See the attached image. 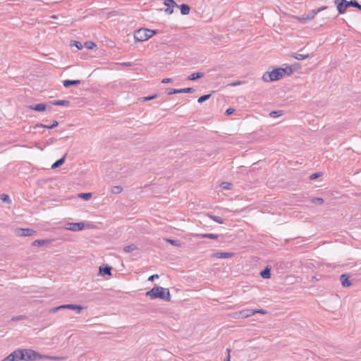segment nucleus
Instances as JSON below:
<instances>
[{"label":"nucleus","mask_w":361,"mask_h":361,"mask_svg":"<svg viewBox=\"0 0 361 361\" xmlns=\"http://www.w3.org/2000/svg\"><path fill=\"white\" fill-rule=\"evenodd\" d=\"M230 351H231V350L228 348V349H227L228 356L226 357V359L224 360V361H230V358H231V357H230V354H229V353H230Z\"/></svg>","instance_id":"8fccbe9b"},{"label":"nucleus","mask_w":361,"mask_h":361,"mask_svg":"<svg viewBox=\"0 0 361 361\" xmlns=\"http://www.w3.org/2000/svg\"><path fill=\"white\" fill-rule=\"evenodd\" d=\"M73 43L77 47V49L78 50H80V49H81L82 48V44L80 42L73 41Z\"/></svg>","instance_id":"37998d69"},{"label":"nucleus","mask_w":361,"mask_h":361,"mask_svg":"<svg viewBox=\"0 0 361 361\" xmlns=\"http://www.w3.org/2000/svg\"><path fill=\"white\" fill-rule=\"evenodd\" d=\"M322 173L321 172H317V173H314L313 174H312L310 176V180H315L316 178L320 177L322 176Z\"/></svg>","instance_id":"79ce46f5"},{"label":"nucleus","mask_w":361,"mask_h":361,"mask_svg":"<svg viewBox=\"0 0 361 361\" xmlns=\"http://www.w3.org/2000/svg\"><path fill=\"white\" fill-rule=\"evenodd\" d=\"M155 33L156 32L152 30L142 28L135 32L134 38L137 42H144L151 38Z\"/></svg>","instance_id":"39448f33"},{"label":"nucleus","mask_w":361,"mask_h":361,"mask_svg":"<svg viewBox=\"0 0 361 361\" xmlns=\"http://www.w3.org/2000/svg\"><path fill=\"white\" fill-rule=\"evenodd\" d=\"M349 6H353L355 8H357L359 10L361 11V5L359 4V3L356 0H351L348 1Z\"/></svg>","instance_id":"473e14b6"},{"label":"nucleus","mask_w":361,"mask_h":361,"mask_svg":"<svg viewBox=\"0 0 361 361\" xmlns=\"http://www.w3.org/2000/svg\"><path fill=\"white\" fill-rule=\"evenodd\" d=\"M212 94H204L203 96H201L200 97H199L197 102L199 103H202L205 101H207V99H209L211 97Z\"/></svg>","instance_id":"e433bc0d"},{"label":"nucleus","mask_w":361,"mask_h":361,"mask_svg":"<svg viewBox=\"0 0 361 361\" xmlns=\"http://www.w3.org/2000/svg\"><path fill=\"white\" fill-rule=\"evenodd\" d=\"M67 309L76 310L77 313H80V311L83 309V307L80 305L67 304Z\"/></svg>","instance_id":"4be33fe9"},{"label":"nucleus","mask_w":361,"mask_h":361,"mask_svg":"<svg viewBox=\"0 0 361 361\" xmlns=\"http://www.w3.org/2000/svg\"><path fill=\"white\" fill-rule=\"evenodd\" d=\"M233 255V252H216L212 254V257L219 259H226L231 258Z\"/></svg>","instance_id":"ddd939ff"},{"label":"nucleus","mask_w":361,"mask_h":361,"mask_svg":"<svg viewBox=\"0 0 361 361\" xmlns=\"http://www.w3.org/2000/svg\"><path fill=\"white\" fill-rule=\"evenodd\" d=\"M166 92L168 94H176V93H179V90H178V89H173V88H167L166 90Z\"/></svg>","instance_id":"58836bf2"},{"label":"nucleus","mask_w":361,"mask_h":361,"mask_svg":"<svg viewBox=\"0 0 361 361\" xmlns=\"http://www.w3.org/2000/svg\"><path fill=\"white\" fill-rule=\"evenodd\" d=\"M239 84H240V81H237V82H235L232 83L231 85L235 86V85H238Z\"/></svg>","instance_id":"603ef678"},{"label":"nucleus","mask_w":361,"mask_h":361,"mask_svg":"<svg viewBox=\"0 0 361 361\" xmlns=\"http://www.w3.org/2000/svg\"><path fill=\"white\" fill-rule=\"evenodd\" d=\"M311 202L316 204H322L324 203V199L322 197H313Z\"/></svg>","instance_id":"72a5a7b5"},{"label":"nucleus","mask_w":361,"mask_h":361,"mask_svg":"<svg viewBox=\"0 0 361 361\" xmlns=\"http://www.w3.org/2000/svg\"><path fill=\"white\" fill-rule=\"evenodd\" d=\"M14 233L18 236H32L36 233V231L32 228H17Z\"/></svg>","instance_id":"423d86ee"},{"label":"nucleus","mask_w":361,"mask_h":361,"mask_svg":"<svg viewBox=\"0 0 361 361\" xmlns=\"http://www.w3.org/2000/svg\"><path fill=\"white\" fill-rule=\"evenodd\" d=\"M78 197L84 199L85 200H88L92 197V193L91 192H82L78 194Z\"/></svg>","instance_id":"c756f323"},{"label":"nucleus","mask_w":361,"mask_h":361,"mask_svg":"<svg viewBox=\"0 0 361 361\" xmlns=\"http://www.w3.org/2000/svg\"><path fill=\"white\" fill-rule=\"evenodd\" d=\"M51 242L50 240H35L32 242V246H43L45 244L49 243Z\"/></svg>","instance_id":"412c9836"},{"label":"nucleus","mask_w":361,"mask_h":361,"mask_svg":"<svg viewBox=\"0 0 361 361\" xmlns=\"http://www.w3.org/2000/svg\"><path fill=\"white\" fill-rule=\"evenodd\" d=\"M27 319V317L25 316V315H19V316H16V317H13L11 320L12 321H20V320H24Z\"/></svg>","instance_id":"ea45409f"},{"label":"nucleus","mask_w":361,"mask_h":361,"mask_svg":"<svg viewBox=\"0 0 361 361\" xmlns=\"http://www.w3.org/2000/svg\"><path fill=\"white\" fill-rule=\"evenodd\" d=\"M29 110L36 111H50L49 106L45 104H37L34 105H30L28 106Z\"/></svg>","instance_id":"9d476101"},{"label":"nucleus","mask_w":361,"mask_h":361,"mask_svg":"<svg viewBox=\"0 0 361 361\" xmlns=\"http://www.w3.org/2000/svg\"><path fill=\"white\" fill-rule=\"evenodd\" d=\"M328 7L326 6H322L317 9L312 10L309 14H305L302 16H296L290 14H286L288 17L296 19L302 23H306L308 21L313 20L317 14L326 10Z\"/></svg>","instance_id":"20e7f679"},{"label":"nucleus","mask_w":361,"mask_h":361,"mask_svg":"<svg viewBox=\"0 0 361 361\" xmlns=\"http://www.w3.org/2000/svg\"><path fill=\"white\" fill-rule=\"evenodd\" d=\"M204 75V73H202V72L194 73L188 77V80H195L202 78Z\"/></svg>","instance_id":"aec40b11"},{"label":"nucleus","mask_w":361,"mask_h":361,"mask_svg":"<svg viewBox=\"0 0 361 361\" xmlns=\"http://www.w3.org/2000/svg\"><path fill=\"white\" fill-rule=\"evenodd\" d=\"M80 83H81V81L80 80H66L63 82V86L66 88L69 87L71 85H78Z\"/></svg>","instance_id":"f3484780"},{"label":"nucleus","mask_w":361,"mask_h":361,"mask_svg":"<svg viewBox=\"0 0 361 361\" xmlns=\"http://www.w3.org/2000/svg\"><path fill=\"white\" fill-rule=\"evenodd\" d=\"M292 56L299 61L305 59L309 57V54H293Z\"/></svg>","instance_id":"bb28decb"},{"label":"nucleus","mask_w":361,"mask_h":361,"mask_svg":"<svg viewBox=\"0 0 361 361\" xmlns=\"http://www.w3.org/2000/svg\"><path fill=\"white\" fill-rule=\"evenodd\" d=\"M281 114H269V116H272V117H279V116H281Z\"/></svg>","instance_id":"3c124183"},{"label":"nucleus","mask_w":361,"mask_h":361,"mask_svg":"<svg viewBox=\"0 0 361 361\" xmlns=\"http://www.w3.org/2000/svg\"><path fill=\"white\" fill-rule=\"evenodd\" d=\"M1 200H2L4 202L10 201V199H9L8 195H5V194L1 195Z\"/></svg>","instance_id":"c03bdc74"},{"label":"nucleus","mask_w":361,"mask_h":361,"mask_svg":"<svg viewBox=\"0 0 361 361\" xmlns=\"http://www.w3.org/2000/svg\"><path fill=\"white\" fill-rule=\"evenodd\" d=\"M180 13L182 15H188L190 13V8L188 5L183 4L180 6Z\"/></svg>","instance_id":"b1692460"},{"label":"nucleus","mask_w":361,"mask_h":361,"mask_svg":"<svg viewBox=\"0 0 361 361\" xmlns=\"http://www.w3.org/2000/svg\"><path fill=\"white\" fill-rule=\"evenodd\" d=\"M146 296L149 297L152 300L159 298L167 302L171 301V299L169 290L158 286L153 287L150 290L147 291Z\"/></svg>","instance_id":"f03ea898"},{"label":"nucleus","mask_w":361,"mask_h":361,"mask_svg":"<svg viewBox=\"0 0 361 361\" xmlns=\"http://www.w3.org/2000/svg\"><path fill=\"white\" fill-rule=\"evenodd\" d=\"M173 81V80L171 78H164L162 80L161 82L162 83H169V82H171Z\"/></svg>","instance_id":"49530a36"},{"label":"nucleus","mask_w":361,"mask_h":361,"mask_svg":"<svg viewBox=\"0 0 361 361\" xmlns=\"http://www.w3.org/2000/svg\"><path fill=\"white\" fill-rule=\"evenodd\" d=\"M256 313L255 310L252 309H245L243 310L238 312H236L235 314L238 316V318H247L250 316L254 315Z\"/></svg>","instance_id":"9b49d317"},{"label":"nucleus","mask_w":361,"mask_h":361,"mask_svg":"<svg viewBox=\"0 0 361 361\" xmlns=\"http://www.w3.org/2000/svg\"><path fill=\"white\" fill-rule=\"evenodd\" d=\"M137 249V247L134 244H131L130 245L125 246L123 247V251L126 252H130Z\"/></svg>","instance_id":"c85d7f7f"},{"label":"nucleus","mask_w":361,"mask_h":361,"mask_svg":"<svg viewBox=\"0 0 361 361\" xmlns=\"http://www.w3.org/2000/svg\"><path fill=\"white\" fill-rule=\"evenodd\" d=\"M159 275L158 274H154V275H152L149 277L148 280L150 281H153L155 279H159Z\"/></svg>","instance_id":"a18cd8bd"},{"label":"nucleus","mask_w":361,"mask_h":361,"mask_svg":"<svg viewBox=\"0 0 361 361\" xmlns=\"http://www.w3.org/2000/svg\"><path fill=\"white\" fill-rule=\"evenodd\" d=\"M50 104L54 105L68 106L70 104V102L68 100H54L50 102Z\"/></svg>","instance_id":"393cba45"},{"label":"nucleus","mask_w":361,"mask_h":361,"mask_svg":"<svg viewBox=\"0 0 361 361\" xmlns=\"http://www.w3.org/2000/svg\"><path fill=\"white\" fill-rule=\"evenodd\" d=\"M235 111L233 108H228L226 110L225 113H234Z\"/></svg>","instance_id":"09e8293b"},{"label":"nucleus","mask_w":361,"mask_h":361,"mask_svg":"<svg viewBox=\"0 0 361 361\" xmlns=\"http://www.w3.org/2000/svg\"><path fill=\"white\" fill-rule=\"evenodd\" d=\"M270 113H273V114H275V113H282V111H272Z\"/></svg>","instance_id":"5fc2aeb1"},{"label":"nucleus","mask_w":361,"mask_h":361,"mask_svg":"<svg viewBox=\"0 0 361 361\" xmlns=\"http://www.w3.org/2000/svg\"><path fill=\"white\" fill-rule=\"evenodd\" d=\"M210 218L214 221L215 222L218 223V224H224V220L220 216H210Z\"/></svg>","instance_id":"c9c22d12"},{"label":"nucleus","mask_w":361,"mask_h":361,"mask_svg":"<svg viewBox=\"0 0 361 361\" xmlns=\"http://www.w3.org/2000/svg\"><path fill=\"white\" fill-rule=\"evenodd\" d=\"M122 65L126 66H130L131 64H130V63L127 62V63H122Z\"/></svg>","instance_id":"864d4df0"},{"label":"nucleus","mask_w":361,"mask_h":361,"mask_svg":"<svg viewBox=\"0 0 361 361\" xmlns=\"http://www.w3.org/2000/svg\"><path fill=\"white\" fill-rule=\"evenodd\" d=\"M58 125H59V123L57 121H54L51 125L37 124L35 126V128H41L51 129L54 127H56Z\"/></svg>","instance_id":"6ab92c4d"},{"label":"nucleus","mask_w":361,"mask_h":361,"mask_svg":"<svg viewBox=\"0 0 361 361\" xmlns=\"http://www.w3.org/2000/svg\"><path fill=\"white\" fill-rule=\"evenodd\" d=\"M99 274L103 276H111V267L109 266L99 267Z\"/></svg>","instance_id":"dca6fc26"},{"label":"nucleus","mask_w":361,"mask_h":361,"mask_svg":"<svg viewBox=\"0 0 361 361\" xmlns=\"http://www.w3.org/2000/svg\"><path fill=\"white\" fill-rule=\"evenodd\" d=\"M255 310L256 311V313H260V314H264L267 312V311L263 310V309Z\"/></svg>","instance_id":"de8ad7c7"},{"label":"nucleus","mask_w":361,"mask_h":361,"mask_svg":"<svg viewBox=\"0 0 361 361\" xmlns=\"http://www.w3.org/2000/svg\"><path fill=\"white\" fill-rule=\"evenodd\" d=\"M123 191V188L119 185L113 186L111 189V192L113 194H119Z\"/></svg>","instance_id":"cd10ccee"},{"label":"nucleus","mask_w":361,"mask_h":361,"mask_svg":"<svg viewBox=\"0 0 361 361\" xmlns=\"http://www.w3.org/2000/svg\"><path fill=\"white\" fill-rule=\"evenodd\" d=\"M20 357H22V355L21 354H20L19 349H17L12 352L11 354H9L1 361H18L20 360Z\"/></svg>","instance_id":"1a4fd4ad"},{"label":"nucleus","mask_w":361,"mask_h":361,"mask_svg":"<svg viewBox=\"0 0 361 361\" xmlns=\"http://www.w3.org/2000/svg\"><path fill=\"white\" fill-rule=\"evenodd\" d=\"M67 309V305H62L56 307H52L49 310V313H56L59 310Z\"/></svg>","instance_id":"a878e982"},{"label":"nucleus","mask_w":361,"mask_h":361,"mask_svg":"<svg viewBox=\"0 0 361 361\" xmlns=\"http://www.w3.org/2000/svg\"><path fill=\"white\" fill-rule=\"evenodd\" d=\"M166 240L173 245H175V246L180 245V243L179 240H172V239H166Z\"/></svg>","instance_id":"4c0bfd02"},{"label":"nucleus","mask_w":361,"mask_h":361,"mask_svg":"<svg viewBox=\"0 0 361 361\" xmlns=\"http://www.w3.org/2000/svg\"><path fill=\"white\" fill-rule=\"evenodd\" d=\"M85 46L89 49H93L94 47H96V44L92 42H86L85 44Z\"/></svg>","instance_id":"a19ab883"},{"label":"nucleus","mask_w":361,"mask_h":361,"mask_svg":"<svg viewBox=\"0 0 361 361\" xmlns=\"http://www.w3.org/2000/svg\"><path fill=\"white\" fill-rule=\"evenodd\" d=\"M158 97V94H154L152 96L140 97L139 99L142 102H147L156 99Z\"/></svg>","instance_id":"7c9ffc66"},{"label":"nucleus","mask_w":361,"mask_h":361,"mask_svg":"<svg viewBox=\"0 0 361 361\" xmlns=\"http://www.w3.org/2000/svg\"><path fill=\"white\" fill-rule=\"evenodd\" d=\"M64 228L72 231H79L85 228V224L82 222L67 223L65 224Z\"/></svg>","instance_id":"0eeeda50"},{"label":"nucleus","mask_w":361,"mask_h":361,"mask_svg":"<svg viewBox=\"0 0 361 361\" xmlns=\"http://www.w3.org/2000/svg\"><path fill=\"white\" fill-rule=\"evenodd\" d=\"M260 276L263 279H269L271 277V268L267 266L265 269L260 272Z\"/></svg>","instance_id":"a211bd4d"},{"label":"nucleus","mask_w":361,"mask_h":361,"mask_svg":"<svg viewBox=\"0 0 361 361\" xmlns=\"http://www.w3.org/2000/svg\"><path fill=\"white\" fill-rule=\"evenodd\" d=\"M334 3L337 6V9L340 14L344 13L349 7L348 1L346 0H334Z\"/></svg>","instance_id":"6e6552de"},{"label":"nucleus","mask_w":361,"mask_h":361,"mask_svg":"<svg viewBox=\"0 0 361 361\" xmlns=\"http://www.w3.org/2000/svg\"><path fill=\"white\" fill-rule=\"evenodd\" d=\"M164 4L167 6L165 9V13L168 15H171L173 12V8L175 6H178L176 3L173 0H165Z\"/></svg>","instance_id":"f8f14e48"},{"label":"nucleus","mask_w":361,"mask_h":361,"mask_svg":"<svg viewBox=\"0 0 361 361\" xmlns=\"http://www.w3.org/2000/svg\"><path fill=\"white\" fill-rule=\"evenodd\" d=\"M65 159H66V155H64L63 157H61V159H59L56 161H55L52 164L51 168L56 169V168L61 166V165H63L64 164Z\"/></svg>","instance_id":"5701e85b"},{"label":"nucleus","mask_w":361,"mask_h":361,"mask_svg":"<svg viewBox=\"0 0 361 361\" xmlns=\"http://www.w3.org/2000/svg\"><path fill=\"white\" fill-rule=\"evenodd\" d=\"M293 73L291 66L286 68H278L271 71H267L262 75V80L264 82L276 81L283 78L285 75H290Z\"/></svg>","instance_id":"f257e3e1"},{"label":"nucleus","mask_w":361,"mask_h":361,"mask_svg":"<svg viewBox=\"0 0 361 361\" xmlns=\"http://www.w3.org/2000/svg\"><path fill=\"white\" fill-rule=\"evenodd\" d=\"M195 92L193 87H187L184 89H179V93H192Z\"/></svg>","instance_id":"f704fd0d"},{"label":"nucleus","mask_w":361,"mask_h":361,"mask_svg":"<svg viewBox=\"0 0 361 361\" xmlns=\"http://www.w3.org/2000/svg\"><path fill=\"white\" fill-rule=\"evenodd\" d=\"M20 354H21L22 357H20V360H25V361H34L37 360H41L44 357L46 358H50L52 360H59V357H49L42 355L34 350L32 349H19Z\"/></svg>","instance_id":"7ed1b4c3"},{"label":"nucleus","mask_w":361,"mask_h":361,"mask_svg":"<svg viewBox=\"0 0 361 361\" xmlns=\"http://www.w3.org/2000/svg\"><path fill=\"white\" fill-rule=\"evenodd\" d=\"M340 281L343 287H349L352 284V283L348 280V276L346 274L341 275Z\"/></svg>","instance_id":"2eb2a0df"},{"label":"nucleus","mask_w":361,"mask_h":361,"mask_svg":"<svg viewBox=\"0 0 361 361\" xmlns=\"http://www.w3.org/2000/svg\"><path fill=\"white\" fill-rule=\"evenodd\" d=\"M220 186L224 190H231L232 188L233 184L229 182H222Z\"/></svg>","instance_id":"2f4dec72"},{"label":"nucleus","mask_w":361,"mask_h":361,"mask_svg":"<svg viewBox=\"0 0 361 361\" xmlns=\"http://www.w3.org/2000/svg\"><path fill=\"white\" fill-rule=\"evenodd\" d=\"M195 237L199 239L210 238L216 240L219 238V235L214 233H196Z\"/></svg>","instance_id":"4468645a"}]
</instances>
